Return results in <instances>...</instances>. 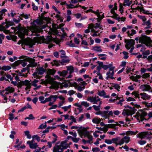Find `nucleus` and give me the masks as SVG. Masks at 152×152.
<instances>
[{"label": "nucleus", "instance_id": "f257e3e1", "mask_svg": "<svg viewBox=\"0 0 152 152\" xmlns=\"http://www.w3.org/2000/svg\"><path fill=\"white\" fill-rule=\"evenodd\" d=\"M79 128L77 131L80 136L81 138L83 137L86 139H88L87 140L83 139V142H90L93 140V137L90 134L89 132L87 130L86 128L82 126H80Z\"/></svg>", "mask_w": 152, "mask_h": 152}, {"label": "nucleus", "instance_id": "f03ea898", "mask_svg": "<svg viewBox=\"0 0 152 152\" xmlns=\"http://www.w3.org/2000/svg\"><path fill=\"white\" fill-rule=\"evenodd\" d=\"M16 30L18 31L15 33V34H17L21 39H24L26 34V28L22 27L21 23H19L18 25L16 27Z\"/></svg>", "mask_w": 152, "mask_h": 152}, {"label": "nucleus", "instance_id": "7ed1b4c3", "mask_svg": "<svg viewBox=\"0 0 152 152\" xmlns=\"http://www.w3.org/2000/svg\"><path fill=\"white\" fill-rule=\"evenodd\" d=\"M69 145L66 143H61L59 145H56L53 148V152H63L66 149Z\"/></svg>", "mask_w": 152, "mask_h": 152}, {"label": "nucleus", "instance_id": "20e7f679", "mask_svg": "<svg viewBox=\"0 0 152 152\" xmlns=\"http://www.w3.org/2000/svg\"><path fill=\"white\" fill-rule=\"evenodd\" d=\"M152 135V133L151 132L145 131L139 133L137 134V136L141 139H145L149 140L152 138V137L150 136Z\"/></svg>", "mask_w": 152, "mask_h": 152}, {"label": "nucleus", "instance_id": "39448f33", "mask_svg": "<svg viewBox=\"0 0 152 152\" xmlns=\"http://www.w3.org/2000/svg\"><path fill=\"white\" fill-rule=\"evenodd\" d=\"M142 37L139 38V42L145 45L147 47H148L150 45V43H152V40L150 37L146 35H142Z\"/></svg>", "mask_w": 152, "mask_h": 152}, {"label": "nucleus", "instance_id": "423d86ee", "mask_svg": "<svg viewBox=\"0 0 152 152\" xmlns=\"http://www.w3.org/2000/svg\"><path fill=\"white\" fill-rule=\"evenodd\" d=\"M55 96L50 95V97L48 98H45V100L43 101L40 102V103L42 104H45L46 102H50L48 104L49 106H51L52 104H53L56 102L55 99L56 98H54Z\"/></svg>", "mask_w": 152, "mask_h": 152}, {"label": "nucleus", "instance_id": "0eeeda50", "mask_svg": "<svg viewBox=\"0 0 152 152\" xmlns=\"http://www.w3.org/2000/svg\"><path fill=\"white\" fill-rule=\"evenodd\" d=\"M139 111L141 112V114L139 112H137L136 113V115L134 116V117L137 119V120H140L139 117L144 118L148 115L147 113L145 111H144L143 110H139Z\"/></svg>", "mask_w": 152, "mask_h": 152}, {"label": "nucleus", "instance_id": "6e6552de", "mask_svg": "<svg viewBox=\"0 0 152 152\" xmlns=\"http://www.w3.org/2000/svg\"><path fill=\"white\" fill-rule=\"evenodd\" d=\"M67 80H64V82L61 83L60 82H58L57 81H55V83L59 85H60L61 86V88H63V86H64L65 88H67L68 86V83H67Z\"/></svg>", "mask_w": 152, "mask_h": 152}, {"label": "nucleus", "instance_id": "1a4fd4ad", "mask_svg": "<svg viewBox=\"0 0 152 152\" xmlns=\"http://www.w3.org/2000/svg\"><path fill=\"white\" fill-rule=\"evenodd\" d=\"M23 61L22 60H19L15 61V62L12 64H11L10 65L14 69H16V67L19 65L20 63H22Z\"/></svg>", "mask_w": 152, "mask_h": 152}, {"label": "nucleus", "instance_id": "9d476101", "mask_svg": "<svg viewBox=\"0 0 152 152\" xmlns=\"http://www.w3.org/2000/svg\"><path fill=\"white\" fill-rule=\"evenodd\" d=\"M121 140V138L119 137H117L116 138H112L111 140L106 139L105 142H117Z\"/></svg>", "mask_w": 152, "mask_h": 152}, {"label": "nucleus", "instance_id": "9b49d317", "mask_svg": "<svg viewBox=\"0 0 152 152\" xmlns=\"http://www.w3.org/2000/svg\"><path fill=\"white\" fill-rule=\"evenodd\" d=\"M140 95L141 96V98L144 100L149 99L151 96L145 93H142L140 94Z\"/></svg>", "mask_w": 152, "mask_h": 152}, {"label": "nucleus", "instance_id": "f8f14e48", "mask_svg": "<svg viewBox=\"0 0 152 152\" xmlns=\"http://www.w3.org/2000/svg\"><path fill=\"white\" fill-rule=\"evenodd\" d=\"M142 104L145 105V107H147L146 108H145L144 110H148L149 109L152 107V102L150 103H148L146 101L142 102Z\"/></svg>", "mask_w": 152, "mask_h": 152}, {"label": "nucleus", "instance_id": "ddd939ff", "mask_svg": "<svg viewBox=\"0 0 152 152\" xmlns=\"http://www.w3.org/2000/svg\"><path fill=\"white\" fill-rule=\"evenodd\" d=\"M130 110L129 109H124L123 110V112L122 113V114L124 116L126 115L128 116H132L130 112Z\"/></svg>", "mask_w": 152, "mask_h": 152}, {"label": "nucleus", "instance_id": "4468645a", "mask_svg": "<svg viewBox=\"0 0 152 152\" xmlns=\"http://www.w3.org/2000/svg\"><path fill=\"white\" fill-rule=\"evenodd\" d=\"M40 67L38 69V74L39 75H42L44 74V73L46 72V70L44 69L43 66Z\"/></svg>", "mask_w": 152, "mask_h": 152}, {"label": "nucleus", "instance_id": "2eb2a0df", "mask_svg": "<svg viewBox=\"0 0 152 152\" xmlns=\"http://www.w3.org/2000/svg\"><path fill=\"white\" fill-rule=\"evenodd\" d=\"M130 137L128 136H125L119 142H129L130 141Z\"/></svg>", "mask_w": 152, "mask_h": 152}, {"label": "nucleus", "instance_id": "dca6fc26", "mask_svg": "<svg viewBox=\"0 0 152 152\" xmlns=\"http://www.w3.org/2000/svg\"><path fill=\"white\" fill-rule=\"evenodd\" d=\"M111 18H113L114 19H115L116 20H118V22L120 21V20L121 19H122V18H124V20L121 19V21H123L124 22L126 20V18L125 17H122L121 18H120L119 15L118 16H112L111 17Z\"/></svg>", "mask_w": 152, "mask_h": 152}, {"label": "nucleus", "instance_id": "f3484780", "mask_svg": "<svg viewBox=\"0 0 152 152\" xmlns=\"http://www.w3.org/2000/svg\"><path fill=\"white\" fill-rule=\"evenodd\" d=\"M141 88L145 90V91H148L151 89V86L147 84L142 85L140 86Z\"/></svg>", "mask_w": 152, "mask_h": 152}, {"label": "nucleus", "instance_id": "a211bd4d", "mask_svg": "<svg viewBox=\"0 0 152 152\" xmlns=\"http://www.w3.org/2000/svg\"><path fill=\"white\" fill-rule=\"evenodd\" d=\"M97 11H98V10H97ZM95 14L96 15H97L98 17V18H96L97 21L98 22H100L101 20H102L103 18H104V15H103V17H101V15H100L99 13V11L96 12V13H95Z\"/></svg>", "mask_w": 152, "mask_h": 152}, {"label": "nucleus", "instance_id": "6ab92c4d", "mask_svg": "<svg viewBox=\"0 0 152 152\" xmlns=\"http://www.w3.org/2000/svg\"><path fill=\"white\" fill-rule=\"evenodd\" d=\"M96 63L99 64V65L96 67V70L98 71H100L102 68V66L103 65V62H100L98 61L96 62Z\"/></svg>", "mask_w": 152, "mask_h": 152}, {"label": "nucleus", "instance_id": "aec40b11", "mask_svg": "<svg viewBox=\"0 0 152 152\" xmlns=\"http://www.w3.org/2000/svg\"><path fill=\"white\" fill-rule=\"evenodd\" d=\"M6 91H9L10 93H12L15 91V89L10 86H8L5 89Z\"/></svg>", "mask_w": 152, "mask_h": 152}, {"label": "nucleus", "instance_id": "412c9836", "mask_svg": "<svg viewBox=\"0 0 152 152\" xmlns=\"http://www.w3.org/2000/svg\"><path fill=\"white\" fill-rule=\"evenodd\" d=\"M66 68H67V71H69V74H72L74 72V69L72 66H67Z\"/></svg>", "mask_w": 152, "mask_h": 152}, {"label": "nucleus", "instance_id": "4be33fe9", "mask_svg": "<svg viewBox=\"0 0 152 152\" xmlns=\"http://www.w3.org/2000/svg\"><path fill=\"white\" fill-rule=\"evenodd\" d=\"M101 48V46H93L92 50H95L98 52H101L102 51V49H99Z\"/></svg>", "mask_w": 152, "mask_h": 152}, {"label": "nucleus", "instance_id": "5701e85b", "mask_svg": "<svg viewBox=\"0 0 152 152\" xmlns=\"http://www.w3.org/2000/svg\"><path fill=\"white\" fill-rule=\"evenodd\" d=\"M20 59H23L26 61H31V58L28 57L27 56L22 55L20 56L19 58Z\"/></svg>", "mask_w": 152, "mask_h": 152}, {"label": "nucleus", "instance_id": "b1692460", "mask_svg": "<svg viewBox=\"0 0 152 152\" xmlns=\"http://www.w3.org/2000/svg\"><path fill=\"white\" fill-rule=\"evenodd\" d=\"M139 92L138 91H134L133 92L132 94L133 95H134V97L136 98H138L139 99L140 98V94L139 93Z\"/></svg>", "mask_w": 152, "mask_h": 152}, {"label": "nucleus", "instance_id": "393cba45", "mask_svg": "<svg viewBox=\"0 0 152 152\" xmlns=\"http://www.w3.org/2000/svg\"><path fill=\"white\" fill-rule=\"evenodd\" d=\"M101 121V119L100 118H98L97 117L94 118L92 120V122L96 124H99Z\"/></svg>", "mask_w": 152, "mask_h": 152}, {"label": "nucleus", "instance_id": "a878e982", "mask_svg": "<svg viewBox=\"0 0 152 152\" xmlns=\"http://www.w3.org/2000/svg\"><path fill=\"white\" fill-rule=\"evenodd\" d=\"M93 98V100H91V102H93L94 104H97V102L100 101V98L96 99V97Z\"/></svg>", "mask_w": 152, "mask_h": 152}, {"label": "nucleus", "instance_id": "bb28decb", "mask_svg": "<svg viewBox=\"0 0 152 152\" xmlns=\"http://www.w3.org/2000/svg\"><path fill=\"white\" fill-rule=\"evenodd\" d=\"M30 148L31 149H36L37 147V143H28Z\"/></svg>", "mask_w": 152, "mask_h": 152}, {"label": "nucleus", "instance_id": "cd10ccee", "mask_svg": "<svg viewBox=\"0 0 152 152\" xmlns=\"http://www.w3.org/2000/svg\"><path fill=\"white\" fill-rule=\"evenodd\" d=\"M66 44L68 45L69 46L71 47H76L74 43L72 42V41L71 40L70 42H66Z\"/></svg>", "mask_w": 152, "mask_h": 152}, {"label": "nucleus", "instance_id": "c85d7f7f", "mask_svg": "<svg viewBox=\"0 0 152 152\" xmlns=\"http://www.w3.org/2000/svg\"><path fill=\"white\" fill-rule=\"evenodd\" d=\"M30 64H28L30 67H36L37 66V63L33 61H29Z\"/></svg>", "mask_w": 152, "mask_h": 152}, {"label": "nucleus", "instance_id": "c756f323", "mask_svg": "<svg viewBox=\"0 0 152 152\" xmlns=\"http://www.w3.org/2000/svg\"><path fill=\"white\" fill-rule=\"evenodd\" d=\"M53 61L54 62V63H53V62H51V64L53 66L54 65V64L55 65L57 66L60 65V64H61L60 63V61H58L54 60Z\"/></svg>", "mask_w": 152, "mask_h": 152}, {"label": "nucleus", "instance_id": "7c9ffc66", "mask_svg": "<svg viewBox=\"0 0 152 152\" xmlns=\"http://www.w3.org/2000/svg\"><path fill=\"white\" fill-rule=\"evenodd\" d=\"M14 147L17 148L18 149H23L25 148V146L24 145H21L20 144H19L17 145H15Z\"/></svg>", "mask_w": 152, "mask_h": 152}, {"label": "nucleus", "instance_id": "2f4dec72", "mask_svg": "<svg viewBox=\"0 0 152 152\" xmlns=\"http://www.w3.org/2000/svg\"><path fill=\"white\" fill-rule=\"evenodd\" d=\"M59 52L61 53V55H64L63 56H60L61 58H66L67 57L66 56H65L66 55V52L64 50H60Z\"/></svg>", "mask_w": 152, "mask_h": 152}, {"label": "nucleus", "instance_id": "473e14b6", "mask_svg": "<svg viewBox=\"0 0 152 152\" xmlns=\"http://www.w3.org/2000/svg\"><path fill=\"white\" fill-rule=\"evenodd\" d=\"M110 84L112 85V87H114L116 89H118L120 88V86L119 85L117 84L113 83H110Z\"/></svg>", "mask_w": 152, "mask_h": 152}, {"label": "nucleus", "instance_id": "72a5a7b5", "mask_svg": "<svg viewBox=\"0 0 152 152\" xmlns=\"http://www.w3.org/2000/svg\"><path fill=\"white\" fill-rule=\"evenodd\" d=\"M33 140H36L38 142H39L40 140V137H38L37 135H34L32 137Z\"/></svg>", "mask_w": 152, "mask_h": 152}, {"label": "nucleus", "instance_id": "f704fd0d", "mask_svg": "<svg viewBox=\"0 0 152 152\" xmlns=\"http://www.w3.org/2000/svg\"><path fill=\"white\" fill-rule=\"evenodd\" d=\"M127 43L129 45L131 46H132L134 45L135 42L134 40L131 39Z\"/></svg>", "mask_w": 152, "mask_h": 152}, {"label": "nucleus", "instance_id": "c9c22d12", "mask_svg": "<svg viewBox=\"0 0 152 152\" xmlns=\"http://www.w3.org/2000/svg\"><path fill=\"white\" fill-rule=\"evenodd\" d=\"M11 68V66H2V70L5 71H8Z\"/></svg>", "mask_w": 152, "mask_h": 152}, {"label": "nucleus", "instance_id": "e433bc0d", "mask_svg": "<svg viewBox=\"0 0 152 152\" xmlns=\"http://www.w3.org/2000/svg\"><path fill=\"white\" fill-rule=\"evenodd\" d=\"M124 8L123 7V4L121 3H120L119 11L122 14H123V13L124 12Z\"/></svg>", "mask_w": 152, "mask_h": 152}, {"label": "nucleus", "instance_id": "4c0bfd02", "mask_svg": "<svg viewBox=\"0 0 152 152\" xmlns=\"http://www.w3.org/2000/svg\"><path fill=\"white\" fill-rule=\"evenodd\" d=\"M106 94V93L104 90L98 91V95L100 96H104Z\"/></svg>", "mask_w": 152, "mask_h": 152}, {"label": "nucleus", "instance_id": "58836bf2", "mask_svg": "<svg viewBox=\"0 0 152 152\" xmlns=\"http://www.w3.org/2000/svg\"><path fill=\"white\" fill-rule=\"evenodd\" d=\"M136 133V132L131 131H128L126 132V134L127 135H135Z\"/></svg>", "mask_w": 152, "mask_h": 152}, {"label": "nucleus", "instance_id": "ea45409f", "mask_svg": "<svg viewBox=\"0 0 152 152\" xmlns=\"http://www.w3.org/2000/svg\"><path fill=\"white\" fill-rule=\"evenodd\" d=\"M69 61L70 60L69 59H63L61 60L60 63L61 65H63L64 63H69Z\"/></svg>", "mask_w": 152, "mask_h": 152}, {"label": "nucleus", "instance_id": "a19ab883", "mask_svg": "<svg viewBox=\"0 0 152 152\" xmlns=\"http://www.w3.org/2000/svg\"><path fill=\"white\" fill-rule=\"evenodd\" d=\"M30 66L29 65L27 66L26 67L23 68L21 70V71L22 72H25L26 70H27L28 72L30 71Z\"/></svg>", "mask_w": 152, "mask_h": 152}, {"label": "nucleus", "instance_id": "79ce46f5", "mask_svg": "<svg viewBox=\"0 0 152 152\" xmlns=\"http://www.w3.org/2000/svg\"><path fill=\"white\" fill-rule=\"evenodd\" d=\"M20 82L22 83L23 85L25 86L28 85L29 83H29V81L27 80H26L24 81H21Z\"/></svg>", "mask_w": 152, "mask_h": 152}, {"label": "nucleus", "instance_id": "37998d69", "mask_svg": "<svg viewBox=\"0 0 152 152\" xmlns=\"http://www.w3.org/2000/svg\"><path fill=\"white\" fill-rule=\"evenodd\" d=\"M141 11L144 14L146 15H150V13H149V11H146L144 8L142 7V8H141Z\"/></svg>", "mask_w": 152, "mask_h": 152}, {"label": "nucleus", "instance_id": "c03bdc74", "mask_svg": "<svg viewBox=\"0 0 152 152\" xmlns=\"http://www.w3.org/2000/svg\"><path fill=\"white\" fill-rule=\"evenodd\" d=\"M130 5V3H129V0H124L123 5L129 6Z\"/></svg>", "mask_w": 152, "mask_h": 152}, {"label": "nucleus", "instance_id": "a18cd8bd", "mask_svg": "<svg viewBox=\"0 0 152 152\" xmlns=\"http://www.w3.org/2000/svg\"><path fill=\"white\" fill-rule=\"evenodd\" d=\"M81 105L84 106L86 107H87L89 106V103L87 102L83 101L81 102Z\"/></svg>", "mask_w": 152, "mask_h": 152}, {"label": "nucleus", "instance_id": "49530a36", "mask_svg": "<svg viewBox=\"0 0 152 152\" xmlns=\"http://www.w3.org/2000/svg\"><path fill=\"white\" fill-rule=\"evenodd\" d=\"M54 96H55V98H56V99H55L56 101V99L57 98H59L61 100H64L65 99L63 97V96L62 95H60V96H57L55 95H54Z\"/></svg>", "mask_w": 152, "mask_h": 152}, {"label": "nucleus", "instance_id": "de8ad7c7", "mask_svg": "<svg viewBox=\"0 0 152 152\" xmlns=\"http://www.w3.org/2000/svg\"><path fill=\"white\" fill-rule=\"evenodd\" d=\"M107 65L108 68H109V70H113V69H114L115 68V66H113V64H110Z\"/></svg>", "mask_w": 152, "mask_h": 152}, {"label": "nucleus", "instance_id": "09e8293b", "mask_svg": "<svg viewBox=\"0 0 152 152\" xmlns=\"http://www.w3.org/2000/svg\"><path fill=\"white\" fill-rule=\"evenodd\" d=\"M92 107L96 111H98L100 110V105L96 106L95 105H93Z\"/></svg>", "mask_w": 152, "mask_h": 152}, {"label": "nucleus", "instance_id": "8fccbe9b", "mask_svg": "<svg viewBox=\"0 0 152 152\" xmlns=\"http://www.w3.org/2000/svg\"><path fill=\"white\" fill-rule=\"evenodd\" d=\"M150 76V73H146L144 74L142 76L143 78H147L149 77Z\"/></svg>", "mask_w": 152, "mask_h": 152}, {"label": "nucleus", "instance_id": "3c124183", "mask_svg": "<svg viewBox=\"0 0 152 152\" xmlns=\"http://www.w3.org/2000/svg\"><path fill=\"white\" fill-rule=\"evenodd\" d=\"M138 17L140 19H141L142 20V21L143 22H145L146 20V19L145 17V16L138 15Z\"/></svg>", "mask_w": 152, "mask_h": 152}, {"label": "nucleus", "instance_id": "603ef678", "mask_svg": "<svg viewBox=\"0 0 152 152\" xmlns=\"http://www.w3.org/2000/svg\"><path fill=\"white\" fill-rule=\"evenodd\" d=\"M115 9L113 8L112 9L110 10L111 13L113 15V16H118V15L117 14L115 11Z\"/></svg>", "mask_w": 152, "mask_h": 152}, {"label": "nucleus", "instance_id": "864d4df0", "mask_svg": "<svg viewBox=\"0 0 152 152\" xmlns=\"http://www.w3.org/2000/svg\"><path fill=\"white\" fill-rule=\"evenodd\" d=\"M47 127V125L46 124L44 125L43 124H41L38 127L39 129H45Z\"/></svg>", "mask_w": 152, "mask_h": 152}, {"label": "nucleus", "instance_id": "5fc2aeb1", "mask_svg": "<svg viewBox=\"0 0 152 152\" xmlns=\"http://www.w3.org/2000/svg\"><path fill=\"white\" fill-rule=\"evenodd\" d=\"M62 76L63 77H65V76L67 74L68 72V71L66 70H63L61 72Z\"/></svg>", "mask_w": 152, "mask_h": 152}, {"label": "nucleus", "instance_id": "6e6d98bb", "mask_svg": "<svg viewBox=\"0 0 152 152\" xmlns=\"http://www.w3.org/2000/svg\"><path fill=\"white\" fill-rule=\"evenodd\" d=\"M142 53L143 55L148 56L150 54V51L149 50H146Z\"/></svg>", "mask_w": 152, "mask_h": 152}, {"label": "nucleus", "instance_id": "4d7b16f0", "mask_svg": "<svg viewBox=\"0 0 152 152\" xmlns=\"http://www.w3.org/2000/svg\"><path fill=\"white\" fill-rule=\"evenodd\" d=\"M147 59L148 60V63H151L152 62V55H151L148 57L147 58Z\"/></svg>", "mask_w": 152, "mask_h": 152}, {"label": "nucleus", "instance_id": "13d9d810", "mask_svg": "<svg viewBox=\"0 0 152 152\" xmlns=\"http://www.w3.org/2000/svg\"><path fill=\"white\" fill-rule=\"evenodd\" d=\"M135 101L136 100L133 97H129L128 98H127L126 99V101L127 102H129L131 101Z\"/></svg>", "mask_w": 152, "mask_h": 152}, {"label": "nucleus", "instance_id": "bf43d9fd", "mask_svg": "<svg viewBox=\"0 0 152 152\" xmlns=\"http://www.w3.org/2000/svg\"><path fill=\"white\" fill-rule=\"evenodd\" d=\"M115 124H109L107 125V126H108V128H114V127L115 126Z\"/></svg>", "mask_w": 152, "mask_h": 152}, {"label": "nucleus", "instance_id": "052dcab7", "mask_svg": "<svg viewBox=\"0 0 152 152\" xmlns=\"http://www.w3.org/2000/svg\"><path fill=\"white\" fill-rule=\"evenodd\" d=\"M85 12L86 13H88L89 12H91L92 13H94V14L96 13V12H95L94 11H93V10H92L91 9H89L88 10L85 11Z\"/></svg>", "mask_w": 152, "mask_h": 152}, {"label": "nucleus", "instance_id": "680f3d73", "mask_svg": "<svg viewBox=\"0 0 152 152\" xmlns=\"http://www.w3.org/2000/svg\"><path fill=\"white\" fill-rule=\"evenodd\" d=\"M9 118L10 120H12L14 118V114L13 113H10L9 114Z\"/></svg>", "mask_w": 152, "mask_h": 152}, {"label": "nucleus", "instance_id": "e2e57ef3", "mask_svg": "<svg viewBox=\"0 0 152 152\" xmlns=\"http://www.w3.org/2000/svg\"><path fill=\"white\" fill-rule=\"evenodd\" d=\"M76 92L73 90H69L68 92V94L70 96L74 94Z\"/></svg>", "mask_w": 152, "mask_h": 152}, {"label": "nucleus", "instance_id": "0e129e2a", "mask_svg": "<svg viewBox=\"0 0 152 152\" xmlns=\"http://www.w3.org/2000/svg\"><path fill=\"white\" fill-rule=\"evenodd\" d=\"M51 107L49 108L48 109L49 110H52V109H56L58 107L57 104L52 105Z\"/></svg>", "mask_w": 152, "mask_h": 152}, {"label": "nucleus", "instance_id": "69168bd1", "mask_svg": "<svg viewBox=\"0 0 152 152\" xmlns=\"http://www.w3.org/2000/svg\"><path fill=\"white\" fill-rule=\"evenodd\" d=\"M66 5L67 6L66 8L67 9H72L73 8L72 6H74V5L71 4H67Z\"/></svg>", "mask_w": 152, "mask_h": 152}, {"label": "nucleus", "instance_id": "338daca9", "mask_svg": "<svg viewBox=\"0 0 152 152\" xmlns=\"http://www.w3.org/2000/svg\"><path fill=\"white\" fill-rule=\"evenodd\" d=\"M80 139L79 138H76L75 137H73L72 139V141L74 142H77Z\"/></svg>", "mask_w": 152, "mask_h": 152}, {"label": "nucleus", "instance_id": "774afa93", "mask_svg": "<svg viewBox=\"0 0 152 152\" xmlns=\"http://www.w3.org/2000/svg\"><path fill=\"white\" fill-rule=\"evenodd\" d=\"M92 151L93 152H96L99 151L100 150L99 148L96 147L93 148Z\"/></svg>", "mask_w": 152, "mask_h": 152}]
</instances>
